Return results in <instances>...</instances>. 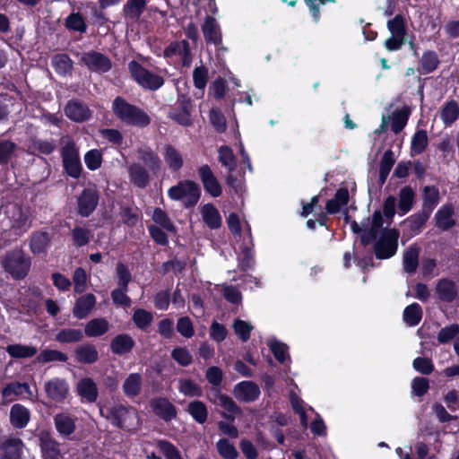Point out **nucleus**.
Instances as JSON below:
<instances>
[{
	"instance_id": "obj_1",
	"label": "nucleus",
	"mask_w": 459,
	"mask_h": 459,
	"mask_svg": "<svg viewBox=\"0 0 459 459\" xmlns=\"http://www.w3.org/2000/svg\"><path fill=\"white\" fill-rule=\"evenodd\" d=\"M112 110L119 120L128 126L143 128L146 127L151 123V118L146 112L128 103L125 99L119 96L113 100Z\"/></svg>"
},
{
	"instance_id": "obj_2",
	"label": "nucleus",
	"mask_w": 459,
	"mask_h": 459,
	"mask_svg": "<svg viewBox=\"0 0 459 459\" xmlns=\"http://www.w3.org/2000/svg\"><path fill=\"white\" fill-rule=\"evenodd\" d=\"M4 219L8 221L6 228L15 236H21L25 233L31 226L30 212L19 204H10L5 206Z\"/></svg>"
},
{
	"instance_id": "obj_3",
	"label": "nucleus",
	"mask_w": 459,
	"mask_h": 459,
	"mask_svg": "<svg viewBox=\"0 0 459 459\" xmlns=\"http://www.w3.org/2000/svg\"><path fill=\"white\" fill-rule=\"evenodd\" d=\"M4 271L15 280L25 278L30 268V258L23 251L15 249L9 252L2 260Z\"/></svg>"
},
{
	"instance_id": "obj_4",
	"label": "nucleus",
	"mask_w": 459,
	"mask_h": 459,
	"mask_svg": "<svg viewBox=\"0 0 459 459\" xmlns=\"http://www.w3.org/2000/svg\"><path fill=\"white\" fill-rule=\"evenodd\" d=\"M400 232L396 229H385L374 243V254L377 259L393 257L398 249Z\"/></svg>"
},
{
	"instance_id": "obj_5",
	"label": "nucleus",
	"mask_w": 459,
	"mask_h": 459,
	"mask_svg": "<svg viewBox=\"0 0 459 459\" xmlns=\"http://www.w3.org/2000/svg\"><path fill=\"white\" fill-rule=\"evenodd\" d=\"M62 150L61 157L66 173L74 178L80 177L82 172V164L80 161L78 148L74 140L69 136H64L61 139Z\"/></svg>"
},
{
	"instance_id": "obj_6",
	"label": "nucleus",
	"mask_w": 459,
	"mask_h": 459,
	"mask_svg": "<svg viewBox=\"0 0 459 459\" xmlns=\"http://www.w3.org/2000/svg\"><path fill=\"white\" fill-rule=\"evenodd\" d=\"M168 195L176 201L184 199L185 205L190 207L199 201L201 189L199 185L192 180H182L169 189Z\"/></svg>"
},
{
	"instance_id": "obj_7",
	"label": "nucleus",
	"mask_w": 459,
	"mask_h": 459,
	"mask_svg": "<svg viewBox=\"0 0 459 459\" xmlns=\"http://www.w3.org/2000/svg\"><path fill=\"white\" fill-rule=\"evenodd\" d=\"M128 69L133 78L143 88L156 91L164 84V79L143 67L139 63L131 61Z\"/></svg>"
},
{
	"instance_id": "obj_8",
	"label": "nucleus",
	"mask_w": 459,
	"mask_h": 459,
	"mask_svg": "<svg viewBox=\"0 0 459 459\" xmlns=\"http://www.w3.org/2000/svg\"><path fill=\"white\" fill-rule=\"evenodd\" d=\"M80 63L90 71L98 74L107 73L112 67V62L108 56L94 50L83 53L80 58Z\"/></svg>"
},
{
	"instance_id": "obj_9",
	"label": "nucleus",
	"mask_w": 459,
	"mask_h": 459,
	"mask_svg": "<svg viewBox=\"0 0 459 459\" xmlns=\"http://www.w3.org/2000/svg\"><path fill=\"white\" fill-rule=\"evenodd\" d=\"M44 391L49 400L62 403L70 394V386L65 378L53 377L45 382Z\"/></svg>"
},
{
	"instance_id": "obj_10",
	"label": "nucleus",
	"mask_w": 459,
	"mask_h": 459,
	"mask_svg": "<svg viewBox=\"0 0 459 459\" xmlns=\"http://www.w3.org/2000/svg\"><path fill=\"white\" fill-rule=\"evenodd\" d=\"M39 447L43 459H62L63 453L61 444L47 430H42L38 435Z\"/></svg>"
},
{
	"instance_id": "obj_11",
	"label": "nucleus",
	"mask_w": 459,
	"mask_h": 459,
	"mask_svg": "<svg viewBox=\"0 0 459 459\" xmlns=\"http://www.w3.org/2000/svg\"><path fill=\"white\" fill-rule=\"evenodd\" d=\"M75 392L82 402L94 403L99 397V388L96 382L89 377L80 378L75 384Z\"/></svg>"
},
{
	"instance_id": "obj_12",
	"label": "nucleus",
	"mask_w": 459,
	"mask_h": 459,
	"mask_svg": "<svg viewBox=\"0 0 459 459\" xmlns=\"http://www.w3.org/2000/svg\"><path fill=\"white\" fill-rule=\"evenodd\" d=\"M77 418L69 412L62 411L53 417L56 430L60 437L71 439L76 430Z\"/></svg>"
},
{
	"instance_id": "obj_13",
	"label": "nucleus",
	"mask_w": 459,
	"mask_h": 459,
	"mask_svg": "<svg viewBox=\"0 0 459 459\" xmlns=\"http://www.w3.org/2000/svg\"><path fill=\"white\" fill-rule=\"evenodd\" d=\"M192 103L189 99L182 98L178 101V106L173 108L169 112V117L182 126H190L193 124L192 119Z\"/></svg>"
},
{
	"instance_id": "obj_14",
	"label": "nucleus",
	"mask_w": 459,
	"mask_h": 459,
	"mask_svg": "<svg viewBox=\"0 0 459 459\" xmlns=\"http://www.w3.org/2000/svg\"><path fill=\"white\" fill-rule=\"evenodd\" d=\"M198 175L204 190L208 194H210L212 197H218L221 195V186L207 164L202 165L198 169Z\"/></svg>"
},
{
	"instance_id": "obj_15",
	"label": "nucleus",
	"mask_w": 459,
	"mask_h": 459,
	"mask_svg": "<svg viewBox=\"0 0 459 459\" xmlns=\"http://www.w3.org/2000/svg\"><path fill=\"white\" fill-rule=\"evenodd\" d=\"M65 114L71 120L82 123L91 117L89 107L79 100H71L65 107Z\"/></svg>"
},
{
	"instance_id": "obj_16",
	"label": "nucleus",
	"mask_w": 459,
	"mask_h": 459,
	"mask_svg": "<svg viewBox=\"0 0 459 459\" xmlns=\"http://www.w3.org/2000/svg\"><path fill=\"white\" fill-rule=\"evenodd\" d=\"M153 413L169 422L177 417V408L169 399L164 397L154 398L150 403Z\"/></svg>"
},
{
	"instance_id": "obj_17",
	"label": "nucleus",
	"mask_w": 459,
	"mask_h": 459,
	"mask_svg": "<svg viewBox=\"0 0 459 459\" xmlns=\"http://www.w3.org/2000/svg\"><path fill=\"white\" fill-rule=\"evenodd\" d=\"M233 394L240 402L251 403L258 399L260 389L255 382L242 381L234 386Z\"/></svg>"
},
{
	"instance_id": "obj_18",
	"label": "nucleus",
	"mask_w": 459,
	"mask_h": 459,
	"mask_svg": "<svg viewBox=\"0 0 459 459\" xmlns=\"http://www.w3.org/2000/svg\"><path fill=\"white\" fill-rule=\"evenodd\" d=\"M99 201V195L93 189H84L77 200L78 212L83 217H88L95 210Z\"/></svg>"
},
{
	"instance_id": "obj_19",
	"label": "nucleus",
	"mask_w": 459,
	"mask_h": 459,
	"mask_svg": "<svg viewBox=\"0 0 459 459\" xmlns=\"http://www.w3.org/2000/svg\"><path fill=\"white\" fill-rule=\"evenodd\" d=\"M130 182L139 188H145L151 180L150 170L142 163L134 162L127 169Z\"/></svg>"
},
{
	"instance_id": "obj_20",
	"label": "nucleus",
	"mask_w": 459,
	"mask_h": 459,
	"mask_svg": "<svg viewBox=\"0 0 459 459\" xmlns=\"http://www.w3.org/2000/svg\"><path fill=\"white\" fill-rule=\"evenodd\" d=\"M138 159L143 165L152 173L157 174L161 169V160L159 155L148 146H143L137 149Z\"/></svg>"
},
{
	"instance_id": "obj_21",
	"label": "nucleus",
	"mask_w": 459,
	"mask_h": 459,
	"mask_svg": "<svg viewBox=\"0 0 459 459\" xmlns=\"http://www.w3.org/2000/svg\"><path fill=\"white\" fill-rule=\"evenodd\" d=\"M24 444L18 437H8L0 445V459H20Z\"/></svg>"
},
{
	"instance_id": "obj_22",
	"label": "nucleus",
	"mask_w": 459,
	"mask_h": 459,
	"mask_svg": "<svg viewBox=\"0 0 459 459\" xmlns=\"http://www.w3.org/2000/svg\"><path fill=\"white\" fill-rule=\"evenodd\" d=\"M429 214L420 211L411 216L408 217L403 221V226L404 230L409 234V236H416L422 231L424 226L428 220L429 219Z\"/></svg>"
},
{
	"instance_id": "obj_23",
	"label": "nucleus",
	"mask_w": 459,
	"mask_h": 459,
	"mask_svg": "<svg viewBox=\"0 0 459 459\" xmlns=\"http://www.w3.org/2000/svg\"><path fill=\"white\" fill-rule=\"evenodd\" d=\"M203 34L207 43L220 45L222 41L221 28L215 18L206 16L202 26Z\"/></svg>"
},
{
	"instance_id": "obj_24",
	"label": "nucleus",
	"mask_w": 459,
	"mask_h": 459,
	"mask_svg": "<svg viewBox=\"0 0 459 459\" xmlns=\"http://www.w3.org/2000/svg\"><path fill=\"white\" fill-rule=\"evenodd\" d=\"M74 359L81 364H93L99 359V352L93 344L84 343L75 348Z\"/></svg>"
},
{
	"instance_id": "obj_25",
	"label": "nucleus",
	"mask_w": 459,
	"mask_h": 459,
	"mask_svg": "<svg viewBox=\"0 0 459 459\" xmlns=\"http://www.w3.org/2000/svg\"><path fill=\"white\" fill-rule=\"evenodd\" d=\"M56 149L54 140H43L37 136H31L28 141V152L31 154H51Z\"/></svg>"
},
{
	"instance_id": "obj_26",
	"label": "nucleus",
	"mask_w": 459,
	"mask_h": 459,
	"mask_svg": "<svg viewBox=\"0 0 459 459\" xmlns=\"http://www.w3.org/2000/svg\"><path fill=\"white\" fill-rule=\"evenodd\" d=\"M96 304V298L93 294H86L78 298L73 308V314L77 319L86 317Z\"/></svg>"
},
{
	"instance_id": "obj_27",
	"label": "nucleus",
	"mask_w": 459,
	"mask_h": 459,
	"mask_svg": "<svg viewBox=\"0 0 459 459\" xmlns=\"http://www.w3.org/2000/svg\"><path fill=\"white\" fill-rule=\"evenodd\" d=\"M30 419V411L20 403L13 404L10 410V422L15 429H23Z\"/></svg>"
},
{
	"instance_id": "obj_28",
	"label": "nucleus",
	"mask_w": 459,
	"mask_h": 459,
	"mask_svg": "<svg viewBox=\"0 0 459 459\" xmlns=\"http://www.w3.org/2000/svg\"><path fill=\"white\" fill-rule=\"evenodd\" d=\"M51 242V238L48 232L36 231L30 238V249L34 255L47 253Z\"/></svg>"
},
{
	"instance_id": "obj_29",
	"label": "nucleus",
	"mask_w": 459,
	"mask_h": 459,
	"mask_svg": "<svg viewBox=\"0 0 459 459\" xmlns=\"http://www.w3.org/2000/svg\"><path fill=\"white\" fill-rule=\"evenodd\" d=\"M134 344V341L129 334L121 333L111 340L110 349L114 354L122 356L131 352Z\"/></svg>"
},
{
	"instance_id": "obj_30",
	"label": "nucleus",
	"mask_w": 459,
	"mask_h": 459,
	"mask_svg": "<svg viewBox=\"0 0 459 459\" xmlns=\"http://www.w3.org/2000/svg\"><path fill=\"white\" fill-rule=\"evenodd\" d=\"M202 219L206 226L212 230L221 226V217L218 209L212 204H206L200 208Z\"/></svg>"
},
{
	"instance_id": "obj_31",
	"label": "nucleus",
	"mask_w": 459,
	"mask_h": 459,
	"mask_svg": "<svg viewBox=\"0 0 459 459\" xmlns=\"http://www.w3.org/2000/svg\"><path fill=\"white\" fill-rule=\"evenodd\" d=\"M416 195L413 189L409 186H403L398 194V212L401 215L408 213L413 207Z\"/></svg>"
},
{
	"instance_id": "obj_32",
	"label": "nucleus",
	"mask_w": 459,
	"mask_h": 459,
	"mask_svg": "<svg viewBox=\"0 0 459 459\" xmlns=\"http://www.w3.org/2000/svg\"><path fill=\"white\" fill-rule=\"evenodd\" d=\"M127 413L128 408L122 404H117L108 408L106 414L103 410H100L101 416L110 420L112 424L117 428L124 427V421L126 420Z\"/></svg>"
},
{
	"instance_id": "obj_33",
	"label": "nucleus",
	"mask_w": 459,
	"mask_h": 459,
	"mask_svg": "<svg viewBox=\"0 0 459 459\" xmlns=\"http://www.w3.org/2000/svg\"><path fill=\"white\" fill-rule=\"evenodd\" d=\"M380 211H375L372 215L371 226L368 230H365L360 236V241L364 246L368 245L373 239L377 238L379 230L383 226L384 219Z\"/></svg>"
},
{
	"instance_id": "obj_34",
	"label": "nucleus",
	"mask_w": 459,
	"mask_h": 459,
	"mask_svg": "<svg viewBox=\"0 0 459 459\" xmlns=\"http://www.w3.org/2000/svg\"><path fill=\"white\" fill-rule=\"evenodd\" d=\"M110 325L106 318L99 317L90 320L84 328V333L88 337H100L108 332Z\"/></svg>"
},
{
	"instance_id": "obj_35",
	"label": "nucleus",
	"mask_w": 459,
	"mask_h": 459,
	"mask_svg": "<svg viewBox=\"0 0 459 459\" xmlns=\"http://www.w3.org/2000/svg\"><path fill=\"white\" fill-rule=\"evenodd\" d=\"M438 298L445 302H452L457 296V287L454 281L442 279L436 286Z\"/></svg>"
},
{
	"instance_id": "obj_36",
	"label": "nucleus",
	"mask_w": 459,
	"mask_h": 459,
	"mask_svg": "<svg viewBox=\"0 0 459 459\" xmlns=\"http://www.w3.org/2000/svg\"><path fill=\"white\" fill-rule=\"evenodd\" d=\"M143 378L139 373H131L125 379L123 384L124 394L129 397L137 396L142 390Z\"/></svg>"
},
{
	"instance_id": "obj_37",
	"label": "nucleus",
	"mask_w": 459,
	"mask_h": 459,
	"mask_svg": "<svg viewBox=\"0 0 459 459\" xmlns=\"http://www.w3.org/2000/svg\"><path fill=\"white\" fill-rule=\"evenodd\" d=\"M439 203V191L436 186H427L423 188V203L421 211L431 214Z\"/></svg>"
},
{
	"instance_id": "obj_38",
	"label": "nucleus",
	"mask_w": 459,
	"mask_h": 459,
	"mask_svg": "<svg viewBox=\"0 0 459 459\" xmlns=\"http://www.w3.org/2000/svg\"><path fill=\"white\" fill-rule=\"evenodd\" d=\"M8 355L13 359H29L37 354V348L30 345L9 344L5 347Z\"/></svg>"
},
{
	"instance_id": "obj_39",
	"label": "nucleus",
	"mask_w": 459,
	"mask_h": 459,
	"mask_svg": "<svg viewBox=\"0 0 459 459\" xmlns=\"http://www.w3.org/2000/svg\"><path fill=\"white\" fill-rule=\"evenodd\" d=\"M146 0H127L123 9L125 16L131 21H138L146 7Z\"/></svg>"
},
{
	"instance_id": "obj_40",
	"label": "nucleus",
	"mask_w": 459,
	"mask_h": 459,
	"mask_svg": "<svg viewBox=\"0 0 459 459\" xmlns=\"http://www.w3.org/2000/svg\"><path fill=\"white\" fill-rule=\"evenodd\" d=\"M454 210L451 206H443L435 214L436 226L442 230H447L455 225Z\"/></svg>"
},
{
	"instance_id": "obj_41",
	"label": "nucleus",
	"mask_w": 459,
	"mask_h": 459,
	"mask_svg": "<svg viewBox=\"0 0 459 459\" xmlns=\"http://www.w3.org/2000/svg\"><path fill=\"white\" fill-rule=\"evenodd\" d=\"M349 201V192L346 188L337 190L334 197L326 203V212L330 214L337 213L342 206L347 204Z\"/></svg>"
},
{
	"instance_id": "obj_42",
	"label": "nucleus",
	"mask_w": 459,
	"mask_h": 459,
	"mask_svg": "<svg viewBox=\"0 0 459 459\" xmlns=\"http://www.w3.org/2000/svg\"><path fill=\"white\" fill-rule=\"evenodd\" d=\"M163 157L169 168L173 171H178L183 167V158L181 153L172 145L165 146Z\"/></svg>"
},
{
	"instance_id": "obj_43",
	"label": "nucleus",
	"mask_w": 459,
	"mask_h": 459,
	"mask_svg": "<svg viewBox=\"0 0 459 459\" xmlns=\"http://www.w3.org/2000/svg\"><path fill=\"white\" fill-rule=\"evenodd\" d=\"M218 406L224 409V412L221 413V416L231 422L235 420L236 415L242 413L241 409L237 405L234 400L228 395L220 397V404Z\"/></svg>"
},
{
	"instance_id": "obj_44",
	"label": "nucleus",
	"mask_w": 459,
	"mask_h": 459,
	"mask_svg": "<svg viewBox=\"0 0 459 459\" xmlns=\"http://www.w3.org/2000/svg\"><path fill=\"white\" fill-rule=\"evenodd\" d=\"M83 337L80 329L64 328L56 334L55 340L60 343H75L82 342Z\"/></svg>"
},
{
	"instance_id": "obj_45",
	"label": "nucleus",
	"mask_w": 459,
	"mask_h": 459,
	"mask_svg": "<svg viewBox=\"0 0 459 459\" xmlns=\"http://www.w3.org/2000/svg\"><path fill=\"white\" fill-rule=\"evenodd\" d=\"M420 247L413 245L409 247L403 254V267L405 272L412 273L419 264Z\"/></svg>"
},
{
	"instance_id": "obj_46",
	"label": "nucleus",
	"mask_w": 459,
	"mask_h": 459,
	"mask_svg": "<svg viewBox=\"0 0 459 459\" xmlns=\"http://www.w3.org/2000/svg\"><path fill=\"white\" fill-rule=\"evenodd\" d=\"M186 411L199 424H204L207 420L208 411L206 405L198 400L188 403Z\"/></svg>"
},
{
	"instance_id": "obj_47",
	"label": "nucleus",
	"mask_w": 459,
	"mask_h": 459,
	"mask_svg": "<svg viewBox=\"0 0 459 459\" xmlns=\"http://www.w3.org/2000/svg\"><path fill=\"white\" fill-rule=\"evenodd\" d=\"M394 163L395 158L394 152L392 150L385 151L381 159L379 167V183L381 185L385 182Z\"/></svg>"
},
{
	"instance_id": "obj_48",
	"label": "nucleus",
	"mask_w": 459,
	"mask_h": 459,
	"mask_svg": "<svg viewBox=\"0 0 459 459\" xmlns=\"http://www.w3.org/2000/svg\"><path fill=\"white\" fill-rule=\"evenodd\" d=\"M178 390L181 394L189 397H199L203 394L202 387L192 379H179Z\"/></svg>"
},
{
	"instance_id": "obj_49",
	"label": "nucleus",
	"mask_w": 459,
	"mask_h": 459,
	"mask_svg": "<svg viewBox=\"0 0 459 459\" xmlns=\"http://www.w3.org/2000/svg\"><path fill=\"white\" fill-rule=\"evenodd\" d=\"M422 318V309L417 303L406 307L403 311V320L410 326L417 325Z\"/></svg>"
},
{
	"instance_id": "obj_50",
	"label": "nucleus",
	"mask_w": 459,
	"mask_h": 459,
	"mask_svg": "<svg viewBox=\"0 0 459 459\" xmlns=\"http://www.w3.org/2000/svg\"><path fill=\"white\" fill-rule=\"evenodd\" d=\"M420 63L423 73L429 74L438 67L439 59L436 52L429 50L423 53Z\"/></svg>"
},
{
	"instance_id": "obj_51",
	"label": "nucleus",
	"mask_w": 459,
	"mask_h": 459,
	"mask_svg": "<svg viewBox=\"0 0 459 459\" xmlns=\"http://www.w3.org/2000/svg\"><path fill=\"white\" fill-rule=\"evenodd\" d=\"M441 119L445 125L453 124L459 117V106L455 100L447 102L441 109Z\"/></svg>"
},
{
	"instance_id": "obj_52",
	"label": "nucleus",
	"mask_w": 459,
	"mask_h": 459,
	"mask_svg": "<svg viewBox=\"0 0 459 459\" xmlns=\"http://www.w3.org/2000/svg\"><path fill=\"white\" fill-rule=\"evenodd\" d=\"M219 160L229 172H233L236 169L237 162L232 150L228 146H221L219 149Z\"/></svg>"
},
{
	"instance_id": "obj_53",
	"label": "nucleus",
	"mask_w": 459,
	"mask_h": 459,
	"mask_svg": "<svg viewBox=\"0 0 459 459\" xmlns=\"http://www.w3.org/2000/svg\"><path fill=\"white\" fill-rule=\"evenodd\" d=\"M93 237L91 230L83 227H74L72 230V238L76 247H83L87 245Z\"/></svg>"
},
{
	"instance_id": "obj_54",
	"label": "nucleus",
	"mask_w": 459,
	"mask_h": 459,
	"mask_svg": "<svg viewBox=\"0 0 459 459\" xmlns=\"http://www.w3.org/2000/svg\"><path fill=\"white\" fill-rule=\"evenodd\" d=\"M216 448L221 456L225 459H236L238 453L234 445L226 438H221L216 443Z\"/></svg>"
},
{
	"instance_id": "obj_55",
	"label": "nucleus",
	"mask_w": 459,
	"mask_h": 459,
	"mask_svg": "<svg viewBox=\"0 0 459 459\" xmlns=\"http://www.w3.org/2000/svg\"><path fill=\"white\" fill-rule=\"evenodd\" d=\"M65 27L70 30L83 33L87 30L86 22L79 13H73L65 19Z\"/></svg>"
},
{
	"instance_id": "obj_56",
	"label": "nucleus",
	"mask_w": 459,
	"mask_h": 459,
	"mask_svg": "<svg viewBox=\"0 0 459 459\" xmlns=\"http://www.w3.org/2000/svg\"><path fill=\"white\" fill-rule=\"evenodd\" d=\"M17 150V144L10 140L0 141V164L6 165Z\"/></svg>"
},
{
	"instance_id": "obj_57",
	"label": "nucleus",
	"mask_w": 459,
	"mask_h": 459,
	"mask_svg": "<svg viewBox=\"0 0 459 459\" xmlns=\"http://www.w3.org/2000/svg\"><path fill=\"white\" fill-rule=\"evenodd\" d=\"M268 345L273 353L275 359L280 363H284L287 359H290L289 353H288V346L281 342L277 340H270L268 341Z\"/></svg>"
},
{
	"instance_id": "obj_58",
	"label": "nucleus",
	"mask_w": 459,
	"mask_h": 459,
	"mask_svg": "<svg viewBox=\"0 0 459 459\" xmlns=\"http://www.w3.org/2000/svg\"><path fill=\"white\" fill-rule=\"evenodd\" d=\"M428 145V134L425 130H418L411 140V150L416 154L422 153Z\"/></svg>"
},
{
	"instance_id": "obj_59",
	"label": "nucleus",
	"mask_w": 459,
	"mask_h": 459,
	"mask_svg": "<svg viewBox=\"0 0 459 459\" xmlns=\"http://www.w3.org/2000/svg\"><path fill=\"white\" fill-rule=\"evenodd\" d=\"M39 362L47 363L50 361L65 362L68 357L65 353L56 350H44L38 356Z\"/></svg>"
},
{
	"instance_id": "obj_60",
	"label": "nucleus",
	"mask_w": 459,
	"mask_h": 459,
	"mask_svg": "<svg viewBox=\"0 0 459 459\" xmlns=\"http://www.w3.org/2000/svg\"><path fill=\"white\" fill-rule=\"evenodd\" d=\"M157 447L166 459H182L178 449L167 440H159Z\"/></svg>"
},
{
	"instance_id": "obj_61",
	"label": "nucleus",
	"mask_w": 459,
	"mask_h": 459,
	"mask_svg": "<svg viewBox=\"0 0 459 459\" xmlns=\"http://www.w3.org/2000/svg\"><path fill=\"white\" fill-rule=\"evenodd\" d=\"M387 28L392 35H397L398 37H404L406 34V28L404 19L402 15L397 14L394 19L387 22Z\"/></svg>"
},
{
	"instance_id": "obj_62",
	"label": "nucleus",
	"mask_w": 459,
	"mask_h": 459,
	"mask_svg": "<svg viewBox=\"0 0 459 459\" xmlns=\"http://www.w3.org/2000/svg\"><path fill=\"white\" fill-rule=\"evenodd\" d=\"M73 281L74 285V291L76 293H82L87 289V274L83 268L78 267L74 272Z\"/></svg>"
},
{
	"instance_id": "obj_63",
	"label": "nucleus",
	"mask_w": 459,
	"mask_h": 459,
	"mask_svg": "<svg viewBox=\"0 0 459 459\" xmlns=\"http://www.w3.org/2000/svg\"><path fill=\"white\" fill-rule=\"evenodd\" d=\"M152 315L142 308L136 309L133 315V320L140 329L147 328L152 322Z\"/></svg>"
},
{
	"instance_id": "obj_64",
	"label": "nucleus",
	"mask_w": 459,
	"mask_h": 459,
	"mask_svg": "<svg viewBox=\"0 0 459 459\" xmlns=\"http://www.w3.org/2000/svg\"><path fill=\"white\" fill-rule=\"evenodd\" d=\"M171 357L183 367L189 366L193 361V357L189 351L183 347L175 348L171 352Z\"/></svg>"
}]
</instances>
